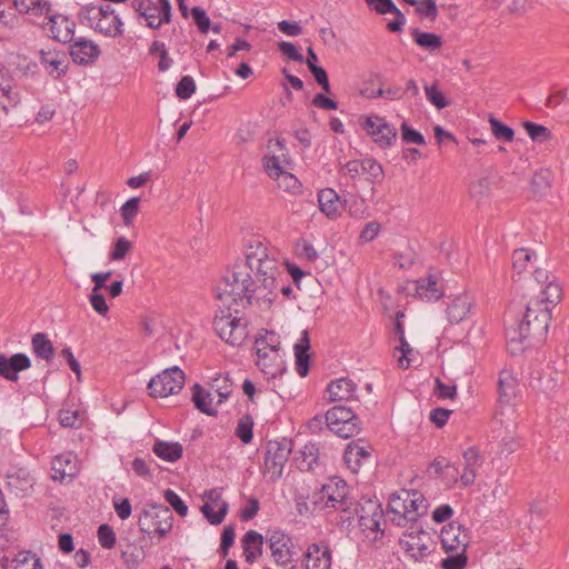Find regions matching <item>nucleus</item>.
Here are the masks:
<instances>
[{
    "label": "nucleus",
    "mask_w": 569,
    "mask_h": 569,
    "mask_svg": "<svg viewBox=\"0 0 569 569\" xmlns=\"http://www.w3.org/2000/svg\"><path fill=\"white\" fill-rule=\"evenodd\" d=\"M246 263L228 270L217 288L221 302L213 318V329L230 346H241L248 337L247 320L239 316L238 307L251 306L260 299L271 302L281 263L276 253L261 240L249 241L244 250Z\"/></svg>",
    "instance_id": "f257e3e1"
},
{
    "label": "nucleus",
    "mask_w": 569,
    "mask_h": 569,
    "mask_svg": "<svg viewBox=\"0 0 569 569\" xmlns=\"http://www.w3.org/2000/svg\"><path fill=\"white\" fill-rule=\"evenodd\" d=\"M551 320L550 310L541 307L540 301H529L526 312L517 328L507 332L508 348L511 353H520L527 348L545 342Z\"/></svg>",
    "instance_id": "f03ea898"
},
{
    "label": "nucleus",
    "mask_w": 569,
    "mask_h": 569,
    "mask_svg": "<svg viewBox=\"0 0 569 569\" xmlns=\"http://www.w3.org/2000/svg\"><path fill=\"white\" fill-rule=\"evenodd\" d=\"M322 499H326V507H331L342 512L341 520L350 521L359 512L360 503L348 495L346 480L335 477L321 487Z\"/></svg>",
    "instance_id": "7ed1b4c3"
},
{
    "label": "nucleus",
    "mask_w": 569,
    "mask_h": 569,
    "mask_svg": "<svg viewBox=\"0 0 569 569\" xmlns=\"http://www.w3.org/2000/svg\"><path fill=\"white\" fill-rule=\"evenodd\" d=\"M254 348L257 366L260 367L263 372L274 376L276 372L272 370V367H277L282 362L279 353V336L273 331H266L263 336L256 339Z\"/></svg>",
    "instance_id": "20e7f679"
},
{
    "label": "nucleus",
    "mask_w": 569,
    "mask_h": 569,
    "mask_svg": "<svg viewBox=\"0 0 569 569\" xmlns=\"http://www.w3.org/2000/svg\"><path fill=\"white\" fill-rule=\"evenodd\" d=\"M184 372L177 366L164 369L152 378L147 388L152 398H166L178 393L184 386Z\"/></svg>",
    "instance_id": "39448f33"
},
{
    "label": "nucleus",
    "mask_w": 569,
    "mask_h": 569,
    "mask_svg": "<svg viewBox=\"0 0 569 569\" xmlns=\"http://www.w3.org/2000/svg\"><path fill=\"white\" fill-rule=\"evenodd\" d=\"M292 450L291 440L283 438L278 441H269L264 458V476H268L271 481L281 478L283 467L288 461Z\"/></svg>",
    "instance_id": "423d86ee"
},
{
    "label": "nucleus",
    "mask_w": 569,
    "mask_h": 569,
    "mask_svg": "<svg viewBox=\"0 0 569 569\" xmlns=\"http://www.w3.org/2000/svg\"><path fill=\"white\" fill-rule=\"evenodd\" d=\"M173 516L169 507L163 505H151L144 510V535L150 539L164 538L172 529Z\"/></svg>",
    "instance_id": "0eeeda50"
},
{
    "label": "nucleus",
    "mask_w": 569,
    "mask_h": 569,
    "mask_svg": "<svg viewBox=\"0 0 569 569\" xmlns=\"http://www.w3.org/2000/svg\"><path fill=\"white\" fill-rule=\"evenodd\" d=\"M358 124L372 138V142H393L398 136V129L378 114H362L358 118Z\"/></svg>",
    "instance_id": "6e6552de"
},
{
    "label": "nucleus",
    "mask_w": 569,
    "mask_h": 569,
    "mask_svg": "<svg viewBox=\"0 0 569 569\" xmlns=\"http://www.w3.org/2000/svg\"><path fill=\"white\" fill-rule=\"evenodd\" d=\"M38 24L43 30H48L50 37L59 42L68 43L73 41L76 29L74 21L66 16L56 13L53 9L51 10V14H48L42 21L38 22Z\"/></svg>",
    "instance_id": "1a4fd4ad"
},
{
    "label": "nucleus",
    "mask_w": 569,
    "mask_h": 569,
    "mask_svg": "<svg viewBox=\"0 0 569 569\" xmlns=\"http://www.w3.org/2000/svg\"><path fill=\"white\" fill-rule=\"evenodd\" d=\"M561 373L550 363L535 368L530 372V387L541 393L549 395L559 387Z\"/></svg>",
    "instance_id": "9d476101"
},
{
    "label": "nucleus",
    "mask_w": 569,
    "mask_h": 569,
    "mask_svg": "<svg viewBox=\"0 0 569 569\" xmlns=\"http://www.w3.org/2000/svg\"><path fill=\"white\" fill-rule=\"evenodd\" d=\"M408 539H400L399 543L406 555L415 561L423 560L435 550L433 541L427 537L425 531L409 532L405 535Z\"/></svg>",
    "instance_id": "9b49d317"
},
{
    "label": "nucleus",
    "mask_w": 569,
    "mask_h": 569,
    "mask_svg": "<svg viewBox=\"0 0 569 569\" xmlns=\"http://www.w3.org/2000/svg\"><path fill=\"white\" fill-rule=\"evenodd\" d=\"M267 542L278 566H287L292 562V540L287 533L273 530L267 535Z\"/></svg>",
    "instance_id": "f8f14e48"
},
{
    "label": "nucleus",
    "mask_w": 569,
    "mask_h": 569,
    "mask_svg": "<svg viewBox=\"0 0 569 569\" xmlns=\"http://www.w3.org/2000/svg\"><path fill=\"white\" fill-rule=\"evenodd\" d=\"M172 19V6L170 0H144V26L158 29Z\"/></svg>",
    "instance_id": "ddd939ff"
},
{
    "label": "nucleus",
    "mask_w": 569,
    "mask_h": 569,
    "mask_svg": "<svg viewBox=\"0 0 569 569\" xmlns=\"http://www.w3.org/2000/svg\"><path fill=\"white\" fill-rule=\"evenodd\" d=\"M40 64L53 79H60L68 69V58L63 51L57 49H41L39 51Z\"/></svg>",
    "instance_id": "4468645a"
},
{
    "label": "nucleus",
    "mask_w": 569,
    "mask_h": 569,
    "mask_svg": "<svg viewBox=\"0 0 569 569\" xmlns=\"http://www.w3.org/2000/svg\"><path fill=\"white\" fill-rule=\"evenodd\" d=\"M440 541L446 552L458 551L459 549L466 551L469 545V537L462 526L457 522H450L442 528Z\"/></svg>",
    "instance_id": "2eb2a0df"
},
{
    "label": "nucleus",
    "mask_w": 569,
    "mask_h": 569,
    "mask_svg": "<svg viewBox=\"0 0 569 569\" xmlns=\"http://www.w3.org/2000/svg\"><path fill=\"white\" fill-rule=\"evenodd\" d=\"M52 479L60 482L71 481L79 472L78 459L71 452H64L53 458L51 462Z\"/></svg>",
    "instance_id": "dca6fc26"
},
{
    "label": "nucleus",
    "mask_w": 569,
    "mask_h": 569,
    "mask_svg": "<svg viewBox=\"0 0 569 569\" xmlns=\"http://www.w3.org/2000/svg\"><path fill=\"white\" fill-rule=\"evenodd\" d=\"M31 367L30 358L24 353H14L11 357L0 352V377L9 381H18L19 372Z\"/></svg>",
    "instance_id": "f3484780"
},
{
    "label": "nucleus",
    "mask_w": 569,
    "mask_h": 569,
    "mask_svg": "<svg viewBox=\"0 0 569 569\" xmlns=\"http://www.w3.org/2000/svg\"><path fill=\"white\" fill-rule=\"evenodd\" d=\"M366 505L368 507V511H366V507L359 506V512L357 513L359 517V526L363 531H372L383 533V529H381V521L383 520V511L381 509V505L377 501L367 500Z\"/></svg>",
    "instance_id": "a211bd4d"
},
{
    "label": "nucleus",
    "mask_w": 569,
    "mask_h": 569,
    "mask_svg": "<svg viewBox=\"0 0 569 569\" xmlns=\"http://www.w3.org/2000/svg\"><path fill=\"white\" fill-rule=\"evenodd\" d=\"M463 458V471L458 478L463 487H469L475 483L477 472L483 463V457L481 456L477 447H469L462 452Z\"/></svg>",
    "instance_id": "6ab92c4d"
},
{
    "label": "nucleus",
    "mask_w": 569,
    "mask_h": 569,
    "mask_svg": "<svg viewBox=\"0 0 569 569\" xmlns=\"http://www.w3.org/2000/svg\"><path fill=\"white\" fill-rule=\"evenodd\" d=\"M69 53L76 63L88 64L97 60L100 49L93 41L79 38L70 44Z\"/></svg>",
    "instance_id": "aec40b11"
},
{
    "label": "nucleus",
    "mask_w": 569,
    "mask_h": 569,
    "mask_svg": "<svg viewBox=\"0 0 569 569\" xmlns=\"http://www.w3.org/2000/svg\"><path fill=\"white\" fill-rule=\"evenodd\" d=\"M320 211L331 220H336L342 212V196L332 188H325L318 192Z\"/></svg>",
    "instance_id": "412c9836"
},
{
    "label": "nucleus",
    "mask_w": 569,
    "mask_h": 569,
    "mask_svg": "<svg viewBox=\"0 0 569 569\" xmlns=\"http://www.w3.org/2000/svg\"><path fill=\"white\" fill-rule=\"evenodd\" d=\"M331 551L327 546L311 543L305 552V569H330Z\"/></svg>",
    "instance_id": "4be33fe9"
},
{
    "label": "nucleus",
    "mask_w": 569,
    "mask_h": 569,
    "mask_svg": "<svg viewBox=\"0 0 569 569\" xmlns=\"http://www.w3.org/2000/svg\"><path fill=\"white\" fill-rule=\"evenodd\" d=\"M357 385L349 378H339L331 381L327 387L331 402L351 401L356 399Z\"/></svg>",
    "instance_id": "5701e85b"
},
{
    "label": "nucleus",
    "mask_w": 569,
    "mask_h": 569,
    "mask_svg": "<svg viewBox=\"0 0 569 569\" xmlns=\"http://www.w3.org/2000/svg\"><path fill=\"white\" fill-rule=\"evenodd\" d=\"M14 8L23 14L44 19L51 14L52 6L49 0H13Z\"/></svg>",
    "instance_id": "b1692460"
},
{
    "label": "nucleus",
    "mask_w": 569,
    "mask_h": 569,
    "mask_svg": "<svg viewBox=\"0 0 569 569\" xmlns=\"http://www.w3.org/2000/svg\"><path fill=\"white\" fill-rule=\"evenodd\" d=\"M518 379L510 370H502L498 380V393L500 403L508 405L517 396Z\"/></svg>",
    "instance_id": "393cba45"
},
{
    "label": "nucleus",
    "mask_w": 569,
    "mask_h": 569,
    "mask_svg": "<svg viewBox=\"0 0 569 569\" xmlns=\"http://www.w3.org/2000/svg\"><path fill=\"white\" fill-rule=\"evenodd\" d=\"M410 498L409 490H401L392 495L388 502V512L393 513L391 521L399 527L406 525L407 499Z\"/></svg>",
    "instance_id": "a878e982"
},
{
    "label": "nucleus",
    "mask_w": 569,
    "mask_h": 569,
    "mask_svg": "<svg viewBox=\"0 0 569 569\" xmlns=\"http://www.w3.org/2000/svg\"><path fill=\"white\" fill-rule=\"evenodd\" d=\"M243 555L248 563H253L262 555L263 536L256 530H249L242 537Z\"/></svg>",
    "instance_id": "bb28decb"
},
{
    "label": "nucleus",
    "mask_w": 569,
    "mask_h": 569,
    "mask_svg": "<svg viewBox=\"0 0 569 569\" xmlns=\"http://www.w3.org/2000/svg\"><path fill=\"white\" fill-rule=\"evenodd\" d=\"M107 9H109V3L99 2L86 4L80 9L78 19L80 23L94 29L98 26V22L101 21L103 14H106Z\"/></svg>",
    "instance_id": "cd10ccee"
},
{
    "label": "nucleus",
    "mask_w": 569,
    "mask_h": 569,
    "mask_svg": "<svg viewBox=\"0 0 569 569\" xmlns=\"http://www.w3.org/2000/svg\"><path fill=\"white\" fill-rule=\"evenodd\" d=\"M410 34L418 47L430 52L439 50L443 44L442 37L435 32L422 31L419 28H411Z\"/></svg>",
    "instance_id": "c85d7f7f"
},
{
    "label": "nucleus",
    "mask_w": 569,
    "mask_h": 569,
    "mask_svg": "<svg viewBox=\"0 0 569 569\" xmlns=\"http://www.w3.org/2000/svg\"><path fill=\"white\" fill-rule=\"evenodd\" d=\"M562 290L560 286L552 279L543 288L540 289L539 296L530 301H540L542 308L551 309L561 300Z\"/></svg>",
    "instance_id": "c756f323"
},
{
    "label": "nucleus",
    "mask_w": 569,
    "mask_h": 569,
    "mask_svg": "<svg viewBox=\"0 0 569 569\" xmlns=\"http://www.w3.org/2000/svg\"><path fill=\"white\" fill-rule=\"evenodd\" d=\"M471 309V300L467 295L457 296L447 308L448 320L451 323L462 321Z\"/></svg>",
    "instance_id": "7c9ffc66"
},
{
    "label": "nucleus",
    "mask_w": 569,
    "mask_h": 569,
    "mask_svg": "<svg viewBox=\"0 0 569 569\" xmlns=\"http://www.w3.org/2000/svg\"><path fill=\"white\" fill-rule=\"evenodd\" d=\"M415 291L423 300H438L442 297V291L437 287V278L429 274L416 281Z\"/></svg>",
    "instance_id": "2f4dec72"
},
{
    "label": "nucleus",
    "mask_w": 569,
    "mask_h": 569,
    "mask_svg": "<svg viewBox=\"0 0 569 569\" xmlns=\"http://www.w3.org/2000/svg\"><path fill=\"white\" fill-rule=\"evenodd\" d=\"M154 455L168 462H174L182 457L183 448L179 442L157 440L152 448Z\"/></svg>",
    "instance_id": "473e14b6"
},
{
    "label": "nucleus",
    "mask_w": 569,
    "mask_h": 569,
    "mask_svg": "<svg viewBox=\"0 0 569 569\" xmlns=\"http://www.w3.org/2000/svg\"><path fill=\"white\" fill-rule=\"evenodd\" d=\"M326 427L340 426L345 423H349L351 421L358 420L352 408L345 406H335L330 410L327 411L326 416Z\"/></svg>",
    "instance_id": "72a5a7b5"
},
{
    "label": "nucleus",
    "mask_w": 569,
    "mask_h": 569,
    "mask_svg": "<svg viewBox=\"0 0 569 569\" xmlns=\"http://www.w3.org/2000/svg\"><path fill=\"white\" fill-rule=\"evenodd\" d=\"M191 17L193 19L194 24L200 33L207 34L210 30L217 34L221 33L222 24L221 23H212L209 18L207 11L200 7L194 6L191 8Z\"/></svg>",
    "instance_id": "f704fd0d"
},
{
    "label": "nucleus",
    "mask_w": 569,
    "mask_h": 569,
    "mask_svg": "<svg viewBox=\"0 0 569 569\" xmlns=\"http://www.w3.org/2000/svg\"><path fill=\"white\" fill-rule=\"evenodd\" d=\"M410 498L407 499L406 522L417 521L427 512V501L422 493L416 490H409Z\"/></svg>",
    "instance_id": "c9c22d12"
},
{
    "label": "nucleus",
    "mask_w": 569,
    "mask_h": 569,
    "mask_svg": "<svg viewBox=\"0 0 569 569\" xmlns=\"http://www.w3.org/2000/svg\"><path fill=\"white\" fill-rule=\"evenodd\" d=\"M319 448L316 443L305 445L295 457L297 467L301 471H308L313 468L318 462Z\"/></svg>",
    "instance_id": "e433bc0d"
},
{
    "label": "nucleus",
    "mask_w": 569,
    "mask_h": 569,
    "mask_svg": "<svg viewBox=\"0 0 569 569\" xmlns=\"http://www.w3.org/2000/svg\"><path fill=\"white\" fill-rule=\"evenodd\" d=\"M342 210H346L352 218L362 219L368 216L365 200L356 193H342Z\"/></svg>",
    "instance_id": "4c0bfd02"
},
{
    "label": "nucleus",
    "mask_w": 569,
    "mask_h": 569,
    "mask_svg": "<svg viewBox=\"0 0 569 569\" xmlns=\"http://www.w3.org/2000/svg\"><path fill=\"white\" fill-rule=\"evenodd\" d=\"M121 26L122 22L114 13L112 7L109 4V9H107L106 14H103L101 21L98 22V26L94 28V30L109 37H116L121 33Z\"/></svg>",
    "instance_id": "58836bf2"
},
{
    "label": "nucleus",
    "mask_w": 569,
    "mask_h": 569,
    "mask_svg": "<svg viewBox=\"0 0 569 569\" xmlns=\"http://www.w3.org/2000/svg\"><path fill=\"white\" fill-rule=\"evenodd\" d=\"M521 127L532 142H549L551 140H558V138L553 136L552 131L543 124L525 120L521 122Z\"/></svg>",
    "instance_id": "ea45409f"
},
{
    "label": "nucleus",
    "mask_w": 569,
    "mask_h": 569,
    "mask_svg": "<svg viewBox=\"0 0 569 569\" xmlns=\"http://www.w3.org/2000/svg\"><path fill=\"white\" fill-rule=\"evenodd\" d=\"M192 401L199 411L208 416H216L217 410L211 406V393L204 390L199 383H194L192 387Z\"/></svg>",
    "instance_id": "a19ab883"
},
{
    "label": "nucleus",
    "mask_w": 569,
    "mask_h": 569,
    "mask_svg": "<svg viewBox=\"0 0 569 569\" xmlns=\"http://www.w3.org/2000/svg\"><path fill=\"white\" fill-rule=\"evenodd\" d=\"M552 173L548 169H540L535 172L530 180V188L535 196H546L551 187Z\"/></svg>",
    "instance_id": "79ce46f5"
},
{
    "label": "nucleus",
    "mask_w": 569,
    "mask_h": 569,
    "mask_svg": "<svg viewBox=\"0 0 569 569\" xmlns=\"http://www.w3.org/2000/svg\"><path fill=\"white\" fill-rule=\"evenodd\" d=\"M429 472H433L437 477H449V481L452 485L458 482V468L443 457H438L430 463Z\"/></svg>",
    "instance_id": "37998d69"
},
{
    "label": "nucleus",
    "mask_w": 569,
    "mask_h": 569,
    "mask_svg": "<svg viewBox=\"0 0 569 569\" xmlns=\"http://www.w3.org/2000/svg\"><path fill=\"white\" fill-rule=\"evenodd\" d=\"M32 350L37 357L50 361L54 355L52 342L46 333L38 332L32 337Z\"/></svg>",
    "instance_id": "c03bdc74"
},
{
    "label": "nucleus",
    "mask_w": 569,
    "mask_h": 569,
    "mask_svg": "<svg viewBox=\"0 0 569 569\" xmlns=\"http://www.w3.org/2000/svg\"><path fill=\"white\" fill-rule=\"evenodd\" d=\"M164 330L166 323L162 315L156 311L144 315V338L147 336L159 338L164 333Z\"/></svg>",
    "instance_id": "a18cd8bd"
},
{
    "label": "nucleus",
    "mask_w": 569,
    "mask_h": 569,
    "mask_svg": "<svg viewBox=\"0 0 569 569\" xmlns=\"http://www.w3.org/2000/svg\"><path fill=\"white\" fill-rule=\"evenodd\" d=\"M490 129L493 137L501 142H513L515 130L495 116H489Z\"/></svg>",
    "instance_id": "49530a36"
},
{
    "label": "nucleus",
    "mask_w": 569,
    "mask_h": 569,
    "mask_svg": "<svg viewBox=\"0 0 569 569\" xmlns=\"http://www.w3.org/2000/svg\"><path fill=\"white\" fill-rule=\"evenodd\" d=\"M492 179L493 177L487 176L471 182L469 187L470 197L477 202L488 198L491 191Z\"/></svg>",
    "instance_id": "de8ad7c7"
},
{
    "label": "nucleus",
    "mask_w": 569,
    "mask_h": 569,
    "mask_svg": "<svg viewBox=\"0 0 569 569\" xmlns=\"http://www.w3.org/2000/svg\"><path fill=\"white\" fill-rule=\"evenodd\" d=\"M262 163L264 171L273 180H276L288 169V162L284 159H281L280 156L276 154L264 156L262 158Z\"/></svg>",
    "instance_id": "09e8293b"
},
{
    "label": "nucleus",
    "mask_w": 569,
    "mask_h": 569,
    "mask_svg": "<svg viewBox=\"0 0 569 569\" xmlns=\"http://www.w3.org/2000/svg\"><path fill=\"white\" fill-rule=\"evenodd\" d=\"M370 457V452L359 443L351 442L347 446L343 460L349 468H353L352 465L358 466L361 459Z\"/></svg>",
    "instance_id": "8fccbe9b"
},
{
    "label": "nucleus",
    "mask_w": 569,
    "mask_h": 569,
    "mask_svg": "<svg viewBox=\"0 0 569 569\" xmlns=\"http://www.w3.org/2000/svg\"><path fill=\"white\" fill-rule=\"evenodd\" d=\"M426 97L428 101L433 104L437 109H443L451 104V100L447 98L443 91L439 88L438 83H432L425 88Z\"/></svg>",
    "instance_id": "3c124183"
},
{
    "label": "nucleus",
    "mask_w": 569,
    "mask_h": 569,
    "mask_svg": "<svg viewBox=\"0 0 569 569\" xmlns=\"http://www.w3.org/2000/svg\"><path fill=\"white\" fill-rule=\"evenodd\" d=\"M213 508H214V506H211L210 502H206L201 507V512L203 513V516L206 517V519L208 520V522L210 525L217 526V525H220L223 521L226 515L228 513L229 503L228 502H221L220 507H219V510L217 512L213 511Z\"/></svg>",
    "instance_id": "603ef678"
},
{
    "label": "nucleus",
    "mask_w": 569,
    "mask_h": 569,
    "mask_svg": "<svg viewBox=\"0 0 569 569\" xmlns=\"http://www.w3.org/2000/svg\"><path fill=\"white\" fill-rule=\"evenodd\" d=\"M536 257V253L530 249H516L512 253V267L518 273H521Z\"/></svg>",
    "instance_id": "864d4df0"
},
{
    "label": "nucleus",
    "mask_w": 569,
    "mask_h": 569,
    "mask_svg": "<svg viewBox=\"0 0 569 569\" xmlns=\"http://www.w3.org/2000/svg\"><path fill=\"white\" fill-rule=\"evenodd\" d=\"M211 388L217 392L219 397L218 403H222L224 400H227L232 392V383L228 375H219L217 378H214L211 383Z\"/></svg>",
    "instance_id": "5fc2aeb1"
},
{
    "label": "nucleus",
    "mask_w": 569,
    "mask_h": 569,
    "mask_svg": "<svg viewBox=\"0 0 569 569\" xmlns=\"http://www.w3.org/2000/svg\"><path fill=\"white\" fill-rule=\"evenodd\" d=\"M197 86L196 81L191 76H182L178 83L176 84V96L180 100H188L196 92Z\"/></svg>",
    "instance_id": "6e6d98bb"
},
{
    "label": "nucleus",
    "mask_w": 569,
    "mask_h": 569,
    "mask_svg": "<svg viewBox=\"0 0 569 569\" xmlns=\"http://www.w3.org/2000/svg\"><path fill=\"white\" fill-rule=\"evenodd\" d=\"M418 3L413 4L416 7L415 13L420 18H428L431 21H435L438 17V6L436 0H417Z\"/></svg>",
    "instance_id": "4d7b16f0"
},
{
    "label": "nucleus",
    "mask_w": 569,
    "mask_h": 569,
    "mask_svg": "<svg viewBox=\"0 0 569 569\" xmlns=\"http://www.w3.org/2000/svg\"><path fill=\"white\" fill-rule=\"evenodd\" d=\"M14 561V569H42L40 559L31 551L20 552Z\"/></svg>",
    "instance_id": "13d9d810"
},
{
    "label": "nucleus",
    "mask_w": 569,
    "mask_h": 569,
    "mask_svg": "<svg viewBox=\"0 0 569 569\" xmlns=\"http://www.w3.org/2000/svg\"><path fill=\"white\" fill-rule=\"evenodd\" d=\"M7 485L17 495L19 492L24 495L32 489L33 482L29 477L21 478L19 475H10Z\"/></svg>",
    "instance_id": "bf43d9fd"
},
{
    "label": "nucleus",
    "mask_w": 569,
    "mask_h": 569,
    "mask_svg": "<svg viewBox=\"0 0 569 569\" xmlns=\"http://www.w3.org/2000/svg\"><path fill=\"white\" fill-rule=\"evenodd\" d=\"M363 173L372 183L382 181L385 173L382 167L372 158L363 159Z\"/></svg>",
    "instance_id": "052dcab7"
},
{
    "label": "nucleus",
    "mask_w": 569,
    "mask_h": 569,
    "mask_svg": "<svg viewBox=\"0 0 569 569\" xmlns=\"http://www.w3.org/2000/svg\"><path fill=\"white\" fill-rule=\"evenodd\" d=\"M253 421L250 416L242 417L236 428V436L244 443H250L253 437Z\"/></svg>",
    "instance_id": "680f3d73"
},
{
    "label": "nucleus",
    "mask_w": 569,
    "mask_h": 569,
    "mask_svg": "<svg viewBox=\"0 0 569 569\" xmlns=\"http://www.w3.org/2000/svg\"><path fill=\"white\" fill-rule=\"evenodd\" d=\"M276 181L278 182V187L283 189L287 192L297 193L301 189V184L299 180L288 171V169L280 174Z\"/></svg>",
    "instance_id": "e2e57ef3"
},
{
    "label": "nucleus",
    "mask_w": 569,
    "mask_h": 569,
    "mask_svg": "<svg viewBox=\"0 0 569 569\" xmlns=\"http://www.w3.org/2000/svg\"><path fill=\"white\" fill-rule=\"evenodd\" d=\"M278 50L288 59L295 62L303 63L305 57L300 52L297 44L290 41H280L278 43Z\"/></svg>",
    "instance_id": "0e129e2a"
},
{
    "label": "nucleus",
    "mask_w": 569,
    "mask_h": 569,
    "mask_svg": "<svg viewBox=\"0 0 569 569\" xmlns=\"http://www.w3.org/2000/svg\"><path fill=\"white\" fill-rule=\"evenodd\" d=\"M390 14H393V19L388 21L386 24L387 31L390 33H401L407 22L405 13L395 4Z\"/></svg>",
    "instance_id": "69168bd1"
},
{
    "label": "nucleus",
    "mask_w": 569,
    "mask_h": 569,
    "mask_svg": "<svg viewBox=\"0 0 569 569\" xmlns=\"http://www.w3.org/2000/svg\"><path fill=\"white\" fill-rule=\"evenodd\" d=\"M468 558L466 556V551L460 550L456 555L448 556L442 559L441 568L442 569H463L467 566Z\"/></svg>",
    "instance_id": "338daca9"
},
{
    "label": "nucleus",
    "mask_w": 569,
    "mask_h": 569,
    "mask_svg": "<svg viewBox=\"0 0 569 569\" xmlns=\"http://www.w3.org/2000/svg\"><path fill=\"white\" fill-rule=\"evenodd\" d=\"M140 198L133 197L129 199L120 209L123 222L129 226L133 218L138 214Z\"/></svg>",
    "instance_id": "774afa93"
}]
</instances>
